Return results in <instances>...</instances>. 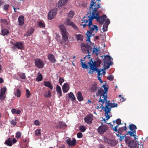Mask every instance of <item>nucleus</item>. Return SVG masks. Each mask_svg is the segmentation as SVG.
Here are the masks:
<instances>
[{"instance_id":"f257e3e1","label":"nucleus","mask_w":148,"mask_h":148,"mask_svg":"<svg viewBox=\"0 0 148 148\" xmlns=\"http://www.w3.org/2000/svg\"><path fill=\"white\" fill-rule=\"evenodd\" d=\"M100 3L96 4L92 0L90 7L89 8V10L88 12L90 16V22L89 25L90 26L92 25V22L94 19H96V21L100 24L102 25L105 21V19L107 18L106 16L104 14L102 16H99V13L97 11V9L100 8Z\"/></svg>"},{"instance_id":"f03ea898","label":"nucleus","mask_w":148,"mask_h":148,"mask_svg":"<svg viewBox=\"0 0 148 148\" xmlns=\"http://www.w3.org/2000/svg\"><path fill=\"white\" fill-rule=\"evenodd\" d=\"M90 16L89 12L88 14L84 16L83 19L82 20V23H85V24L82 25H82L84 28H85L86 26H88L90 29L87 31L86 34V35L87 37V39H86V41H89L90 42V37L91 36L92 33L93 32L95 31L96 32L98 30V27L97 25L92 24V25L90 26L89 24L90 22Z\"/></svg>"},{"instance_id":"7ed1b4c3","label":"nucleus","mask_w":148,"mask_h":148,"mask_svg":"<svg viewBox=\"0 0 148 148\" xmlns=\"http://www.w3.org/2000/svg\"><path fill=\"white\" fill-rule=\"evenodd\" d=\"M59 27L61 33L62 38L64 41L66 42L69 41L68 36L69 34L68 33L66 29L63 25H60L59 26Z\"/></svg>"},{"instance_id":"20e7f679","label":"nucleus","mask_w":148,"mask_h":148,"mask_svg":"<svg viewBox=\"0 0 148 148\" xmlns=\"http://www.w3.org/2000/svg\"><path fill=\"white\" fill-rule=\"evenodd\" d=\"M81 45L82 50L84 53L91 54L92 52V49L91 47L84 42L82 43Z\"/></svg>"},{"instance_id":"39448f33","label":"nucleus","mask_w":148,"mask_h":148,"mask_svg":"<svg viewBox=\"0 0 148 148\" xmlns=\"http://www.w3.org/2000/svg\"><path fill=\"white\" fill-rule=\"evenodd\" d=\"M107 95L103 96L100 97L99 100V103L101 105L103 106L104 102H105V107H106L108 104L111 103L110 102V101L107 100Z\"/></svg>"},{"instance_id":"423d86ee","label":"nucleus","mask_w":148,"mask_h":148,"mask_svg":"<svg viewBox=\"0 0 148 148\" xmlns=\"http://www.w3.org/2000/svg\"><path fill=\"white\" fill-rule=\"evenodd\" d=\"M57 10V8H55L49 11L48 15V19L50 20L53 19L56 14Z\"/></svg>"},{"instance_id":"0eeeda50","label":"nucleus","mask_w":148,"mask_h":148,"mask_svg":"<svg viewBox=\"0 0 148 148\" xmlns=\"http://www.w3.org/2000/svg\"><path fill=\"white\" fill-rule=\"evenodd\" d=\"M91 67V71L90 70L89 72V73H90V74H92L93 73L95 72V71H97V75H98V79L99 80V81L101 82V83H103L102 81L101 80V79L100 76L101 75H102V73H101V70L99 69H95L93 67Z\"/></svg>"},{"instance_id":"6e6552de","label":"nucleus","mask_w":148,"mask_h":148,"mask_svg":"<svg viewBox=\"0 0 148 148\" xmlns=\"http://www.w3.org/2000/svg\"><path fill=\"white\" fill-rule=\"evenodd\" d=\"M108 127L107 125H102L99 127L97 129L98 133L101 134H103L108 129Z\"/></svg>"},{"instance_id":"1a4fd4ad","label":"nucleus","mask_w":148,"mask_h":148,"mask_svg":"<svg viewBox=\"0 0 148 148\" xmlns=\"http://www.w3.org/2000/svg\"><path fill=\"white\" fill-rule=\"evenodd\" d=\"M35 61V66L37 68L39 69L42 68L44 65V62L42 60L36 58L34 60Z\"/></svg>"},{"instance_id":"9d476101","label":"nucleus","mask_w":148,"mask_h":148,"mask_svg":"<svg viewBox=\"0 0 148 148\" xmlns=\"http://www.w3.org/2000/svg\"><path fill=\"white\" fill-rule=\"evenodd\" d=\"M88 65L90 67V69L91 70V67L94 68V69H98L97 67H99L100 66V64H97L96 61L93 62L92 59H91L90 61L88 63Z\"/></svg>"},{"instance_id":"9b49d317","label":"nucleus","mask_w":148,"mask_h":148,"mask_svg":"<svg viewBox=\"0 0 148 148\" xmlns=\"http://www.w3.org/2000/svg\"><path fill=\"white\" fill-rule=\"evenodd\" d=\"M104 141L105 143H107L112 146L116 145L117 143L115 140H112L106 138H104Z\"/></svg>"},{"instance_id":"f8f14e48","label":"nucleus","mask_w":148,"mask_h":148,"mask_svg":"<svg viewBox=\"0 0 148 148\" xmlns=\"http://www.w3.org/2000/svg\"><path fill=\"white\" fill-rule=\"evenodd\" d=\"M65 141L67 144L70 146H74L75 145L76 143V140L75 138H73L72 140H71L70 138H68Z\"/></svg>"},{"instance_id":"ddd939ff","label":"nucleus","mask_w":148,"mask_h":148,"mask_svg":"<svg viewBox=\"0 0 148 148\" xmlns=\"http://www.w3.org/2000/svg\"><path fill=\"white\" fill-rule=\"evenodd\" d=\"M93 119V115L90 114L87 115L84 118L85 121L88 124H91Z\"/></svg>"},{"instance_id":"4468645a","label":"nucleus","mask_w":148,"mask_h":148,"mask_svg":"<svg viewBox=\"0 0 148 148\" xmlns=\"http://www.w3.org/2000/svg\"><path fill=\"white\" fill-rule=\"evenodd\" d=\"M66 24L68 26H72L76 30H78V29L74 23L71 22L69 19H68L66 21Z\"/></svg>"},{"instance_id":"2eb2a0df","label":"nucleus","mask_w":148,"mask_h":148,"mask_svg":"<svg viewBox=\"0 0 148 148\" xmlns=\"http://www.w3.org/2000/svg\"><path fill=\"white\" fill-rule=\"evenodd\" d=\"M117 104L115 103H111L108 104L107 105L106 107H103L104 108L108 110L110 109V111H111V108H113L115 107H117Z\"/></svg>"},{"instance_id":"dca6fc26","label":"nucleus","mask_w":148,"mask_h":148,"mask_svg":"<svg viewBox=\"0 0 148 148\" xmlns=\"http://www.w3.org/2000/svg\"><path fill=\"white\" fill-rule=\"evenodd\" d=\"M14 46L18 49H23L24 46L22 42H17L14 44Z\"/></svg>"},{"instance_id":"f3484780","label":"nucleus","mask_w":148,"mask_h":148,"mask_svg":"<svg viewBox=\"0 0 148 148\" xmlns=\"http://www.w3.org/2000/svg\"><path fill=\"white\" fill-rule=\"evenodd\" d=\"M98 89V87L97 83L95 82L91 84L90 87V90L91 92H95Z\"/></svg>"},{"instance_id":"a211bd4d","label":"nucleus","mask_w":148,"mask_h":148,"mask_svg":"<svg viewBox=\"0 0 148 148\" xmlns=\"http://www.w3.org/2000/svg\"><path fill=\"white\" fill-rule=\"evenodd\" d=\"M115 122L117 124L116 126H114L113 128V130H115V131H117V128L118 127L119 125H122L123 123H121V120L120 119H117L116 121H113L114 124V123Z\"/></svg>"},{"instance_id":"6ab92c4d","label":"nucleus","mask_w":148,"mask_h":148,"mask_svg":"<svg viewBox=\"0 0 148 148\" xmlns=\"http://www.w3.org/2000/svg\"><path fill=\"white\" fill-rule=\"evenodd\" d=\"M47 57L48 60L52 63H55L56 62V60L54 55L52 54H49L48 55Z\"/></svg>"},{"instance_id":"aec40b11","label":"nucleus","mask_w":148,"mask_h":148,"mask_svg":"<svg viewBox=\"0 0 148 148\" xmlns=\"http://www.w3.org/2000/svg\"><path fill=\"white\" fill-rule=\"evenodd\" d=\"M18 21L19 25L21 26L23 25L24 23V17L23 15H21L18 18Z\"/></svg>"},{"instance_id":"412c9836","label":"nucleus","mask_w":148,"mask_h":148,"mask_svg":"<svg viewBox=\"0 0 148 148\" xmlns=\"http://www.w3.org/2000/svg\"><path fill=\"white\" fill-rule=\"evenodd\" d=\"M69 88L68 84L67 83L64 84L62 87L63 91L64 92H67L69 90Z\"/></svg>"},{"instance_id":"4be33fe9","label":"nucleus","mask_w":148,"mask_h":148,"mask_svg":"<svg viewBox=\"0 0 148 148\" xmlns=\"http://www.w3.org/2000/svg\"><path fill=\"white\" fill-rule=\"evenodd\" d=\"M123 128L124 127H119L118 129H117V131H115V130H113L115 132H116L118 134H116V135L119 137V135H122V133L123 132Z\"/></svg>"},{"instance_id":"5701e85b","label":"nucleus","mask_w":148,"mask_h":148,"mask_svg":"<svg viewBox=\"0 0 148 148\" xmlns=\"http://www.w3.org/2000/svg\"><path fill=\"white\" fill-rule=\"evenodd\" d=\"M44 85L48 88L52 90L53 89V86L51 84L49 81H45L44 82Z\"/></svg>"},{"instance_id":"b1692460","label":"nucleus","mask_w":148,"mask_h":148,"mask_svg":"<svg viewBox=\"0 0 148 148\" xmlns=\"http://www.w3.org/2000/svg\"><path fill=\"white\" fill-rule=\"evenodd\" d=\"M136 145V142L134 140H131L129 143V147L131 148H135Z\"/></svg>"},{"instance_id":"393cba45","label":"nucleus","mask_w":148,"mask_h":148,"mask_svg":"<svg viewBox=\"0 0 148 148\" xmlns=\"http://www.w3.org/2000/svg\"><path fill=\"white\" fill-rule=\"evenodd\" d=\"M4 144L9 146H11L12 145V139L8 138L5 142Z\"/></svg>"},{"instance_id":"a878e982","label":"nucleus","mask_w":148,"mask_h":148,"mask_svg":"<svg viewBox=\"0 0 148 148\" xmlns=\"http://www.w3.org/2000/svg\"><path fill=\"white\" fill-rule=\"evenodd\" d=\"M65 126V124L62 121H59L58 122V125L56 126L57 128L60 129L64 127Z\"/></svg>"},{"instance_id":"bb28decb","label":"nucleus","mask_w":148,"mask_h":148,"mask_svg":"<svg viewBox=\"0 0 148 148\" xmlns=\"http://www.w3.org/2000/svg\"><path fill=\"white\" fill-rule=\"evenodd\" d=\"M77 98L79 101H81L83 100V97L80 91H79L77 92Z\"/></svg>"},{"instance_id":"cd10ccee","label":"nucleus","mask_w":148,"mask_h":148,"mask_svg":"<svg viewBox=\"0 0 148 148\" xmlns=\"http://www.w3.org/2000/svg\"><path fill=\"white\" fill-rule=\"evenodd\" d=\"M76 39L78 41H82L84 38V36L82 34L75 35Z\"/></svg>"},{"instance_id":"c85d7f7f","label":"nucleus","mask_w":148,"mask_h":148,"mask_svg":"<svg viewBox=\"0 0 148 148\" xmlns=\"http://www.w3.org/2000/svg\"><path fill=\"white\" fill-rule=\"evenodd\" d=\"M56 91L57 93L59 95V97H61L62 96L61 89L60 87L58 85L56 86Z\"/></svg>"},{"instance_id":"c756f323","label":"nucleus","mask_w":148,"mask_h":148,"mask_svg":"<svg viewBox=\"0 0 148 148\" xmlns=\"http://www.w3.org/2000/svg\"><path fill=\"white\" fill-rule=\"evenodd\" d=\"M102 87L104 88L105 91L103 92V93L101 95V97L103 96L107 95V92L108 89V88L106 87L105 85H103Z\"/></svg>"},{"instance_id":"7c9ffc66","label":"nucleus","mask_w":148,"mask_h":148,"mask_svg":"<svg viewBox=\"0 0 148 148\" xmlns=\"http://www.w3.org/2000/svg\"><path fill=\"white\" fill-rule=\"evenodd\" d=\"M104 111L105 112V114L106 117V120H108L110 118V116L109 115H108V114L110 113V109L109 110H107L106 109L104 108Z\"/></svg>"},{"instance_id":"2f4dec72","label":"nucleus","mask_w":148,"mask_h":148,"mask_svg":"<svg viewBox=\"0 0 148 148\" xmlns=\"http://www.w3.org/2000/svg\"><path fill=\"white\" fill-rule=\"evenodd\" d=\"M34 32V29L33 28H31L28 30L26 34V35L27 36H30Z\"/></svg>"},{"instance_id":"473e14b6","label":"nucleus","mask_w":148,"mask_h":148,"mask_svg":"<svg viewBox=\"0 0 148 148\" xmlns=\"http://www.w3.org/2000/svg\"><path fill=\"white\" fill-rule=\"evenodd\" d=\"M1 33L2 35L3 36H5L9 34V32L8 29H3L1 30Z\"/></svg>"},{"instance_id":"72a5a7b5","label":"nucleus","mask_w":148,"mask_h":148,"mask_svg":"<svg viewBox=\"0 0 148 148\" xmlns=\"http://www.w3.org/2000/svg\"><path fill=\"white\" fill-rule=\"evenodd\" d=\"M68 94L69 97L70 98H71L72 101H74L75 99V98L72 92H70Z\"/></svg>"},{"instance_id":"f704fd0d","label":"nucleus","mask_w":148,"mask_h":148,"mask_svg":"<svg viewBox=\"0 0 148 148\" xmlns=\"http://www.w3.org/2000/svg\"><path fill=\"white\" fill-rule=\"evenodd\" d=\"M42 79V76L40 73H39L38 74V76L36 78V81L38 82H40L41 81Z\"/></svg>"},{"instance_id":"c9c22d12","label":"nucleus","mask_w":148,"mask_h":148,"mask_svg":"<svg viewBox=\"0 0 148 148\" xmlns=\"http://www.w3.org/2000/svg\"><path fill=\"white\" fill-rule=\"evenodd\" d=\"M136 128V127L134 124H131L129 125V129L131 131H135V130Z\"/></svg>"},{"instance_id":"e433bc0d","label":"nucleus","mask_w":148,"mask_h":148,"mask_svg":"<svg viewBox=\"0 0 148 148\" xmlns=\"http://www.w3.org/2000/svg\"><path fill=\"white\" fill-rule=\"evenodd\" d=\"M51 95V93L49 91H46L44 93V96L46 98L50 97Z\"/></svg>"},{"instance_id":"4c0bfd02","label":"nucleus","mask_w":148,"mask_h":148,"mask_svg":"<svg viewBox=\"0 0 148 148\" xmlns=\"http://www.w3.org/2000/svg\"><path fill=\"white\" fill-rule=\"evenodd\" d=\"M127 132L126 135H128L129 134L132 136L134 137L136 136V131H132V132L128 131V132Z\"/></svg>"},{"instance_id":"58836bf2","label":"nucleus","mask_w":148,"mask_h":148,"mask_svg":"<svg viewBox=\"0 0 148 148\" xmlns=\"http://www.w3.org/2000/svg\"><path fill=\"white\" fill-rule=\"evenodd\" d=\"M17 97H19L21 96V92L20 90L18 88L16 90V93L14 94Z\"/></svg>"},{"instance_id":"ea45409f","label":"nucleus","mask_w":148,"mask_h":148,"mask_svg":"<svg viewBox=\"0 0 148 148\" xmlns=\"http://www.w3.org/2000/svg\"><path fill=\"white\" fill-rule=\"evenodd\" d=\"M112 60H113V58H112L110 56L107 55L105 56L104 60H107L110 61Z\"/></svg>"},{"instance_id":"a19ab883","label":"nucleus","mask_w":148,"mask_h":148,"mask_svg":"<svg viewBox=\"0 0 148 148\" xmlns=\"http://www.w3.org/2000/svg\"><path fill=\"white\" fill-rule=\"evenodd\" d=\"M102 88H100L98 90V93H97L96 95L98 96L100 95L101 96V95L103 93V92H104Z\"/></svg>"},{"instance_id":"79ce46f5","label":"nucleus","mask_w":148,"mask_h":148,"mask_svg":"<svg viewBox=\"0 0 148 148\" xmlns=\"http://www.w3.org/2000/svg\"><path fill=\"white\" fill-rule=\"evenodd\" d=\"M6 90L7 88L5 87L1 88L0 90V93L5 94Z\"/></svg>"},{"instance_id":"37998d69","label":"nucleus","mask_w":148,"mask_h":148,"mask_svg":"<svg viewBox=\"0 0 148 148\" xmlns=\"http://www.w3.org/2000/svg\"><path fill=\"white\" fill-rule=\"evenodd\" d=\"M74 12L72 11H70L69 14H68V16L70 18H72L73 15H74Z\"/></svg>"},{"instance_id":"c03bdc74","label":"nucleus","mask_w":148,"mask_h":148,"mask_svg":"<svg viewBox=\"0 0 148 148\" xmlns=\"http://www.w3.org/2000/svg\"><path fill=\"white\" fill-rule=\"evenodd\" d=\"M6 97V95L5 94H0V99L1 101L4 100Z\"/></svg>"},{"instance_id":"a18cd8bd","label":"nucleus","mask_w":148,"mask_h":148,"mask_svg":"<svg viewBox=\"0 0 148 148\" xmlns=\"http://www.w3.org/2000/svg\"><path fill=\"white\" fill-rule=\"evenodd\" d=\"M38 26L41 28H44L45 27V25L41 22H38Z\"/></svg>"},{"instance_id":"49530a36","label":"nucleus","mask_w":148,"mask_h":148,"mask_svg":"<svg viewBox=\"0 0 148 148\" xmlns=\"http://www.w3.org/2000/svg\"><path fill=\"white\" fill-rule=\"evenodd\" d=\"M31 96V93L30 92L28 89H27L26 90V97L27 98H29Z\"/></svg>"},{"instance_id":"de8ad7c7","label":"nucleus","mask_w":148,"mask_h":148,"mask_svg":"<svg viewBox=\"0 0 148 148\" xmlns=\"http://www.w3.org/2000/svg\"><path fill=\"white\" fill-rule=\"evenodd\" d=\"M79 129L80 131L82 132H85L86 130L85 127L83 125H82L79 127Z\"/></svg>"},{"instance_id":"09e8293b","label":"nucleus","mask_w":148,"mask_h":148,"mask_svg":"<svg viewBox=\"0 0 148 148\" xmlns=\"http://www.w3.org/2000/svg\"><path fill=\"white\" fill-rule=\"evenodd\" d=\"M41 130L40 129L36 130L35 132V134L36 136H38L41 134Z\"/></svg>"},{"instance_id":"8fccbe9b","label":"nucleus","mask_w":148,"mask_h":148,"mask_svg":"<svg viewBox=\"0 0 148 148\" xmlns=\"http://www.w3.org/2000/svg\"><path fill=\"white\" fill-rule=\"evenodd\" d=\"M108 27V25H106V24H104L103 25V27L102 28V29L103 30V32H105L107 30V28Z\"/></svg>"},{"instance_id":"3c124183","label":"nucleus","mask_w":148,"mask_h":148,"mask_svg":"<svg viewBox=\"0 0 148 148\" xmlns=\"http://www.w3.org/2000/svg\"><path fill=\"white\" fill-rule=\"evenodd\" d=\"M21 136V134L20 132H18L16 134V137L17 138H20Z\"/></svg>"},{"instance_id":"603ef678","label":"nucleus","mask_w":148,"mask_h":148,"mask_svg":"<svg viewBox=\"0 0 148 148\" xmlns=\"http://www.w3.org/2000/svg\"><path fill=\"white\" fill-rule=\"evenodd\" d=\"M81 64L82 67L83 68L87 69L88 68V65L86 64H85L84 63H83V62H81Z\"/></svg>"},{"instance_id":"864d4df0","label":"nucleus","mask_w":148,"mask_h":148,"mask_svg":"<svg viewBox=\"0 0 148 148\" xmlns=\"http://www.w3.org/2000/svg\"><path fill=\"white\" fill-rule=\"evenodd\" d=\"M20 77L22 79H25L26 77V76L25 73H22L20 74Z\"/></svg>"},{"instance_id":"5fc2aeb1","label":"nucleus","mask_w":148,"mask_h":148,"mask_svg":"<svg viewBox=\"0 0 148 148\" xmlns=\"http://www.w3.org/2000/svg\"><path fill=\"white\" fill-rule=\"evenodd\" d=\"M59 82L61 85H62V84L64 82V79L63 78L60 77L59 79Z\"/></svg>"},{"instance_id":"6e6d98bb","label":"nucleus","mask_w":148,"mask_h":148,"mask_svg":"<svg viewBox=\"0 0 148 148\" xmlns=\"http://www.w3.org/2000/svg\"><path fill=\"white\" fill-rule=\"evenodd\" d=\"M64 5L62 3V1H60L58 3V7L60 8H61L62 6Z\"/></svg>"},{"instance_id":"4d7b16f0","label":"nucleus","mask_w":148,"mask_h":148,"mask_svg":"<svg viewBox=\"0 0 148 148\" xmlns=\"http://www.w3.org/2000/svg\"><path fill=\"white\" fill-rule=\"evenodd\" d=\"M9 7V5L6 4V5H5L4 6L3 8L5 10L7 11Z\"/></svg>"},{"instance_id":"13d9d810","label":"nucleus","mask_w":148,"mask_h":148,"mask_svg":"<svg viewBox=\"0 0 148 148\" xmlns=\"http://www.w3.org/2000/svg\"><path fill=\"white\" fill-rule=\"evenodd\" d=\"M98 51V49H97L96 48H93V50L92 49V53H96V55H97V52Z\"/></svg>"},{"instance_id":"bf43d9fd","label":"nucleus","mask_w":148,"mask_h":148,"mask_svg":"<svg viewBox=\"0 0 148 148\" xmlns=\"http://www.w3.org/2000/svg\"><path fill=\"white\" fill-rule=\"evenodd\" d=\"M107 78L110 81H112L114 79V77L112 75H110Z\"/></svg>"},{"instance_id":"052dcab7","label":"nucleus","mask_w":148,"mask_h":148,"mask_svg":"<svg viewBox=\"0 0 148 148\" xmlns=\"http://www.w3.org/2000/svg\"><path fill=\"white\" fill-rule=\"evenodd\" d=\"M10 123L11 125L13 126L15 125L16 124V122L14 120H12L10 122Z\"/></svg>"},{"instance_id":"680f3d73","label":"nucleus","mask_w":148,"mask_h":148,"mask_svg":"<svg viewBox=\"0 0 148 148\" xmlns=\"http://www.w3.org/2000/svg\"><path fill=\"white\" fill-rule=\"evenodd\" d=\"M77 137L79 138H81L82 137V134L81 132H78L77 134Z\"/></svg>"},{"instance_id":"e2e57ef3","label":"nucleus","mask_w":148,"mask_h":148,"mask_svg":"<svg viewBox=\"0 0 148 148\" xmlns=\"http://www.w3.org/2000/svg\"><path fill=\"white\" fill-rule=\"evenodd\" d=\"M126 135H125V136H120L119 135V137H120L119 138V139L120 141H121V140H122L123 139H124V138L125 137V136H126Z\"/></svg>"},{"instance_id":"0e129e2a","label":"nucleus","mask_w":148,"mask_h":148,"mask_svg":"<svg viewBox=\"0 0 148 148\" xmlns=\"http://www.w3.org/2000/svg\"><path fill=\"white\" fill-rule=\"evenodd\" d=\"M110 20L108 18L106 19L105 20V22L104 24H106L107 25H108L110 23Z\"/></svg>"},{"instance_id":"69168bd1","label":"nucleus","mask_w":148,"mask_h":148,"mask_svg":"<svg viewBox=\"0 0 148 148\" xmlns=\"http://www.w3.org/2000/svg\"><path fill=\"white\" fill-rule=\"evenodd\" d=\"M34 124L37 126H38L40 125V123L38 121V120H35L34 121Z\"/></svg>"},{"instance_id":"338daca9","label":"nucleus","mask_w":148,"mask_h":148,"mask_svg":"<svg viewBox=\"0 0 148 148\" xmlns=\"http://www.w3.org/2000/svg\"><path fill=\"white\" fill-rule=\"evenodd\" d=\"M60 1H62V3L64 5L68 1V0H61Z\"/></svg>"},{"instance_id":"774afa93","label":"nucleus","mask_w":148,"mask_h":148,"mask_svg":"<svg viewBox=\"0 0 148 148\" xmlns=\"http://www.w3.org/2000/svg\"><path fill=\"white\" fill-rule=\"evenodd\" d=\"M130 139V137H129L126 136H125V140L126 142H127V141H129Z\"/></svg>"}]
</instances>
